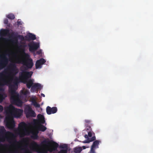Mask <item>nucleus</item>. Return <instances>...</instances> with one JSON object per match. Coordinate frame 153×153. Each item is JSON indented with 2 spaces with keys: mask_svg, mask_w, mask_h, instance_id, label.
Wrapping results in <instances>:
<instances>
[{
  "mask_svg": "<svg viewBox=\"0 0 153 153\" xmlns=\"http://www.w3.org/2000/svg\"><path fill=\"white\" fill-rule=\"evenodd\" d=\"M24 46H26V45H24Z\"/></svg>",
  "mask_w": 153,
  "mask_h": 153,
  "instance_id": "obj_42",
  "label": "nucleus"
},
{
  "mask_svg": "<svg viewBox=\"0 0 153 153\" xmlns=\"http://www.w3.org/2000/svg\"><path fill=\"white\" fill-rule=\"evenodd\" d=\"M3 110V107L2 105H0V113L2 112Z\"/></svg>",
  "mask_w": 153,
  "mask_h": 153,
  "instance_id": "obj_33",
  "label": "nucleus"
},
{
  "mask_svg": "<svg viewBox=\"0 0 153 153\" xmlns=\"http://www.w3.org/2000/svg\"><path fill=\"white\" fill-rule=\"evenodd\" d=\"M85 124H91V120H85Z\"/></svg>",
  "mask_w": 153,
  "mask_h": 153,
  "instance_id": "obj_31",
  "label": "nucleus"
},
{
  "mask_svg": "<svg viewBox=\"0 0 153 153\" xmlns=\"http://www.w3.org/2000/svg\"><path fill=\"white\" fill-rule=\"evenodd\" d=\"M100 142L101 141L99 140H95L93 142L92 146H93V148H98V145Z\"/></svg>",
  "mask_w": 153,
  "mask_h": 153,
  "instance_id": "obj_18",
  "label": "nucleus"
},
{
  "mask_svg": "<svg viewBox=\"0 0 153 153\" xmlns=\"http://www.w3.org/2000/svg\"><path fill=\"white\" fill-rule=\"evenodd\" d=\"M29 48V51L31 52H33L36 51L39 47V44L37 43L34 42H31L28 44Z\"/></svg>",
  "mask_w": 153,
  "mask_h": 153,
  "instance_id": "obj_10",
  "label": "nucleus"
},
{
  "mask_svg": "<svg viewBox=\"0 0 153 153\" xmlns=\"http://www.w3.org/2000/svg\"><path fill=\"white\" fill-rule=\"evenodd\" d=\"M25 39L28 41L34 40L36 39V35L31 33H29L25 36Z\"/></svg>",
  "mask_w": 153,
  "mask_h": 153,
  "instance_id": "obj_15",
  "label": "nucleus"
},
{
  "mask_svg": "<svg viewBox=\"0 0 153 153\" xmlns=\"http://www.w3.org/2000/svg\"><path fill=\"white\" fill-rule=\"evenodd\" d=\"M17 23L18 25H22V23L21 22L17 21Z\"/></svg>",
  "mask_w": 153,
  "mask_h": 153,
  "instance_id": "obj_36",
  "label": "nucleus"
},
{
  "mask_svg": "<svg viewBox=\"0 0 153 153\" xmlns=\"http://www.w3.org/2000/svg\"><path fill=\"white\" fill-rule=\"evenodd\" d=\"M4 23L5 24H7L8 23V21L7 19H5L4 20Z\"/></svg>",
  "mask_w": 153,
  "mask_h": 153,
  "instance_id": "obj_32",
  "label": "nucleus"
},
{
  "mask_svg": "<svg viewBox=\"0 0 153 153\" xmlns=\"http://www.w3.org/2000/svg\"><path fill=\"white\" fill-rule=\"evenodd\" d=\"M82 148H83V149H85V146H82Z\"/></svg>",
  "mask_w": 153,
  "mask_h": 153,
  "instance_id": "obj_40",
  "label": "nucleus"
},
{
  "mask_svg": "<svg viewBox=\"0 0 153 153\" xmlns=\"http://www.w3.org/2000/svg\"><path fill=\"white\" fill-rule=\"evenodd\" d=\"M93 135H95V134L92 131V130H91L88 133V136L89 137H91Z\"/></svg>",
  "mask_w": 153,
  "mask_h": 153,
  "instance_id": "obj_25",
  "label": "nucleus"
},
{
  "mask_svg": "<svg viewBox=\"0 0 153 153\" xmlns=\"http://www.w3.org/2000/svg\"><path fill=\"white\" fill-rule=\"evenodd\" d=\"M27 126V124L24 122H22L19 124L18 134L20 137H23L28 133V131L26 128Z\"/></svg>",
  "mask_w": 153,
  "mask_h": 153,
  "instance_id": "obj_7",
  "label": "nucleus"
},
{
  "mask_svg": "<svg viewBox=\"0 0 153 153\" xmlns=\"http://www.w3.org/2000/svg\"><path fill=\"white\" fill-rule=\"evenodd\" d=\"M6 17L8 19H14L15 18L14 14L12 13H10L7 15Z\"/></svg>",
  "mask_w": 153,
  "mask_h": 153,
  "instance_id": "obj_23",
  "label": "nucleus"
},
{
  "mask_svg": "<svg viewBox=\"0 0 153 153\" xmlns=\"http://www.w3.org/2000/svg\"><path fill=\"white\" fill-rule=\"evenodd\" d=\"M41 95L43 97H45V94H44L43 93H42V94H41Z\"/></svg>",
  "mask_w": 153,
  "mask_h": 153,
  "instance_id": "obj_39",
  "label": "nucleus"
},
{
  "mask_svg": "<svg viewBox=\"0 0 153 153\" xmlns=\"http://www.w3.org/2000/svg\"><path fill=\"white\" fill-rule=\"evenodd\" d=\"M38 129L39 130L44 132L47 129V128L42 125H40L38 127Z\"/></svg>",
  "mask_w": 153,
  "mask_h": 153,
  "instance_id": "obj_21",
  "label": "nucleus"
},
{
  "mask_svg": "<svg viewBox=\"0 0 153 153\" xmlns=\"http://www.w3.org/2000/svg\"><path fill=\"white\" fill-rule=\"evenodd\" d=\"M10 38H12V39H10L8 41H10L13 44H17L18 42V39H20L22 41L25 40L24 37L22 35H17L16 33L13 32L11 33Z\"/></svg>",
  "mask_w": 153,
  "mask_h": 153,
  "instance_id": "obj_8",
  "label": "nucleus"
},
{
  "mask_svg": "<svg viewBox=\"0 0 153 153\" xmlns=\"http://www.w3.org/2000/svg\"><path fill=\"white\" fill-rule=\"evenodd\" d=\"M6 97V95L4 93H0V103Z\"/></svg>",
  "mask_w": 153,
  "mask_h": 153,
  "instance_id": "obj_20",
  "label": "nucleus"
},
{
  "mask_svg": "<svg viewBox=\"0 0 153 153\" xmlns=\"http://www.w3.org/2000/svg\"><path fill=\"white\" fill-rule=\"evenodd\" d=\"M22 52L24 57L26 59L22 60L23 65L26 66L25 67V69L27 70L28 69L32 68L33 65L32 59L30 58V56L28 54L25 52V49L22 50Z\"/></svg>",
  "mask_w": 153,
  "mask_h": 153,
  "instance_id": "obj_6",
  "label": "nucleus"
},
{
  "mask_svg": "<svg viewBox=\"0 0 153 153\" xmlns=\"http://www.w3.org/2000/svg\"><path fill=\"white\" fill-rule=\"evenodd\" d=\"M21 60L19 58L16 59L14 63L10 64L8 68L9 73L8 74V76L10 78L8 80H7L4 78L5 74L6 72L3 71L0 72V91H3V88L5 85H7L9 86V91L11 94L10 101L11 103L14 105L19 106L22 105V101L19 97V94L16 92V91L18 88L19 79L16 77L14 76L18 72V69L17 68L15 63H21Z\"/></svg>",
  "mask_w": 153,
  "mask_h": 153,
  "instance_id": "obj_1",
  "label": "nucleus"
},
{
  "mask_svg": "<svg viewBox=\"0 0 153 153\" xmlns=\"http://www.w3.org/2000/svg\"><path fill=\"white\" fill-rule=\"evenodd\" d=\"M59 147L60 148L62 149H67L68 150L67 146L66 144H63V145H60L59 146Z\"/></svg>",
  "mask_w": 153,
  "mask_h": 153,
  "instance_id": "obj_26",
  "label": "nucleus"
},
{
  "mask_svg": "<svg viewBox=\"0 0 153 153\" xmlns=\"http://www.w3.org/2000/svg\"><path fill=\"white\" fill-rule=\"evenodd\" d=\"M82 151V149L81 147L75 148L74 149V152L75 153H79Z\"/></svg>",
  "mask_w": 153,
  "mask_h": 153,
  "instance_id": "obj_22",
  "label": "nucleus"
},
{
  "mask_svg": "<svg viewBox=\"0 0 153 153\" xmlns=\"http://www.w3.org/2000/svg\"><path fill=\"white\" fill-rule=\"evenodd\" d=\"M41 85L40 84L36 83L33 84V86L31 88L30 91L32 92H34L35 91L37 92L39 90L41 89Z\"/></svg>",
  "mask_w": 153,
  "mask_h": 153,
  "instance_id": "obj_13",
  "label": "nucleus"
},
{
  "mask_svg": "<svg viewBox=\"0 0 153 153\" xmlns=\"http://www.w3.org/2000/svg\"><path fill=\"white\" fill-rule=\"evenodd\" d=\"M68 150L67 149H62L60 150L58 153H67Z\"/></svg>",
  "mask_w": 153,
  "mask_h": 153,
  "instance_id": "obj_30",
  "label": "nucleus"
},
{
  "mask_svg": "<svg viewBox=\"0 0 153 153\" xmlns=\"http://www.w3.org/2000/svg\"><path fill=\"white\" fill-rule=\"evenodd\" d=\"M24 112L27 118L30 117H35L36 116L35 112L32 110L31 107L29 105H27L25 108Z\"/></svg>",
  "mask_w": 153,
  "mask_h": 153,
  "instance_id": "obj_9",
  "label": "nucleus"
},
{
  "mask_svg": "<svg viewBox=\"0 0 153 153\" xmlns=\"http://www.w3.org/2000/svg\"><path fill=\"white\" fill-rule=\"evenodd\" d=\"M33 105L35 107L38 108L40 107V105L38 103H37L35 101H33Z\"/></svg>",
  "mask_w": 153,
  "mask_h": 153,
  "instance_id": "obj_28",
  "label": "nucleus"
},
{
  "mask_svg": "<svg viewBox=\"0 0 153 153\" xmlns=\"http://www.w3.org/2000/svg\"><path fill=\"white\" fill-rule=\"evenodd\" d=\"M33 72L32 71H27L25 70L19 73V82H22L24 83H26L27 88L30 89L31 88L33 84V81L31 79L27 80L28 79L31 77Z\"/></svg>",
  "mask_w": 153,
  "mask_h": 153,
  "instance_id": "obj_5",
  "label": "nucleus"
},
{
  "mask_svg": "<svg viewBox=\"0 0 153 153\" xmlns=\"http://www.w3.org/2000/svg\"><path fill=\"white\" fill-rule=\"evenodd\" d=\"M84 137H85V138H87V139L89 138L88 137V135H87V134H85V136H84Z\"/></svg>",
  "mask_w": 153,
  "mask_h": 153,
  "instance_id": "obj_37",
  "label": "nucleus"
},
{
  "mask_svg": "<svg viewBox=\"0 0 153 153\" xmlns=\"http://www.w3.org/2000/svg\"><path fill=\"white\" fill-rule=\"evenodd\" d=\"M50 142V141H47L46 140H45L43 141L42 142V144L43 145H47L49 144V143Z\"/></svg>",
  "mask_w": 153,
  "mask_h": 153,
  "instance_id": "obj_27",
  "label": "nucleus"
},
{
  "mask_svg": "<svg viewBox=\"0 0 153 153\" xmlns=\"http://www.w3.org/2000/svg\"><path fill=\"white\" fill-rule=\"evenodd\" d=\"M51 141L52 142V144L51 148H50L48 150V151L51 152L56 150L59 146L58 143H56V142L53 141Z\"/></svg>",
  "mask_w": 153,
  "mask_h": 153,
  "instance_id": "obj_14",
  "label": "nucleus"
},
{
  "mask_svg": "<svg viewBox=\"0 0 153 153\" xmlns=\"http://www.w3.org/2000/svg\"><path fill=\"white\" fill-rule=\"evenodd\" d=\"M85 126H86V129L87 130H92L91 128V125L88 124H85Z\"/></svg>",
  "mask_w": 153,
  "mask_h": 153,
  "instance_id": "obj_29",
  "label": "nucleus"
},
{
  "mask_svg": "<svg viewBox=\"0 0 153 153\" xmlns=\"http://www.w3.org/2000/svg\"><path fill=\"white\" fill-rule=\"evenodd\" d=\"M14 135L10 131H6V129L4 126H1L0 128V141L4 142L6 140L10 143H12V145L14 147L13 150L9 151V153H19V149L25 151V153H32V152L27 149L28 146V143H27L24 146V148L22 146L15 145H19L20 143L15 139H13Z\"/></svg>",
  "mask_w": 153,
  "mask_h": 153,
  "instance_id": "obj_2",
  "label": "nucleus"
},
{
  "mask_svg": "<svg viewBox=\"0 0 153 153\" xmlns=\"http://www.w3.org/2000/svg\"><path fill=\"white\" fill-rule=\"evenodd\" d=\"M42 150L43 151V153H46L48 152V150L45 149H42Z\"/></svg>",
  "mask_w": 153,
  "mask_h": 153,
  "instance_id": "obj_35",
  "label": "nucleus"
},
{
  "mask_svg": "<svg viewBox=\"0 0 153 153\" xmlns=\"http://www.w3.org/2000/svg\"><path fill=\"white\" fill-rule=\"evenodd\" d=\"M96 139V137L94 135L91 138H88L87 140L84 141V143H89L90 142L93 141Z\"/></svg>",
  "mask_w": 153,
  "mask_h": 153,
  "instance_id": "obj_19",
  "label": "nucleus"
},
{
  "mask_svg": "<svg viewBox=\"0 0 153 153\" xmlns=\"http://www.w3.org/2000/svg\"><path fill=\"white\" fill-rule=\"evenodd\" d=\"M9 34V30L7 29H1L0 30V70L4 68L8 62V59L4 54L2 53L3 41H8V39L6 38L3 37Z\"/></svg>",
  "mask_w": 153,
  "mask_h": 153,
  "instance_id": "obj_4",
  "label": "nucleus"
},
{
  "mask_svg": "<svg viewBox=\"0 0 153 153\" xmlns=\"http://www.w3.org/2000/svg\"><path fill=\"white\" fill-rule=\"evenodd\" d=\"M57 111V108L56 107H53L51 108L49 106L47 107L46 112L48 114H51L56 113Z\"/></svg>",
  "mask_w": 153,
  "mask_h": 153,
  "instance_id": "obj_11",
  "label": "nucleus"
},
{
  "mask_svg": "<svg viewBox=\"0 0 153 153\" xmlns=\"http://www.w3.org/2000/svg\"><path fill=\"white\" fill-rule=\"evenodd\" d=\"M29 93L27 90L23 91L21 90V94L25 95H27Z\"/></svg>",
  "mask_w": 153,
  "mask_h": 153,
  "instance_id": "obj_24",
  "label": "nucleus"
},
{
  "mask_svg": "<svg viewBox=\"0 0 153 153\" xmlns=\"http://www.w3.org/2000/svg\"><path fill=\"white\" fill-rule=\"evenodd\" d=\"M39 146L37 142L33 141L30 143V148L33 151L36 150Z\"/></svg>",
  "mask_w": 153,
  "mask_h": 153,
  "instance_id": "obj_16",
  "label": "nucleus"
},
{
  "mask_svg": "<svg viewBox=\"0 0 153 153\" xmlns=\"http://www.w3.org/2000/svg\"><path fill=\"white\" fill-rule=\"evenodd\" d=\"M94 148H93L92 146H91V151L92 153H94L95 151H94Z\"/></svg>",
  "mask_w": 153,
  "mask_h": 153,
  "instance_id": "obj_34",
  "label": "nucleus"
},
{
  "mask_svg": "<svg viewBox=\"0 0 153 153\" xmlns=\"http://www.w3.org/2000/svg\"><path fill=\"white\" fill-rule=\"evenodd\" d=\"M46 60L43 58H41L37 60L35 63V67L36 69L40 68L42 67V65L46 62Z\"/></svg>",
  "mask_w": 153,
  "mask_h": 153,
  "instance_id": "obj_12",
  "label": "nucleus"
},
{
  "mask_svg": "<svg viewBox=\"0 0 153 153\" xmlns=\"http://www.w3.org/2000/svg\"><path fill=\"white\" fill-rule=\"evenodd\" d=\"M23 141L24 142H25V141L24 140H23Z\"/></svg>",
  "mask_w": 153,
  "mask_h": 153,
  "instance_id": "obj_41",
  "label": "nucleus"
},
{
  "mask_svg": "<svg viewBox=\"0 0 153 153\" xmlns=\"http://www.w3.org/2000/svg\"><path fill=\"white\" fill-rule=\"evenodd\" d=\"M41 52L40 51H37V53L38 54H39L41 53Z\"/></svg>",
  "mask_w": 153,
  "mask_h": 153,
  "instance_id": "obj_38",
  "label": "nucleus"
},
{
  "mask_svg": "<svg viewBox=\"0 0 153 153\" xmlns=\"http://www.w3.org/2000/svg\"><path fill=\"white\" fill-rule=\"evenodd\" d=\"M37 117L41 123L44 124L45 123V117L43 115L40 114H38L37 116Z\"/></svg>",
  "mask_w": 153,
  "mask_h": 153,
  "instance_id": "obj_17",
  "label": "nucleus"
},
{
  "mask_svg": "<svg viewBox=\"0 0 153 153\" xmlns=\"http://www.w3.org/2000/svg\"><path fill=\"white\" fill-rule=\"evenodd\" d=\"M5 111L7 115L5 120L6 126L8 128L13 129L15 126V123L13 117H20L22 115L23 111L20 109H16L11 105L5 108Z\"/></svg>",
  "mask_w": 153,
  "mask_h": 153,
  "instance_id": "obj_3",
  "label": "nucleus"
}]
</instances>
